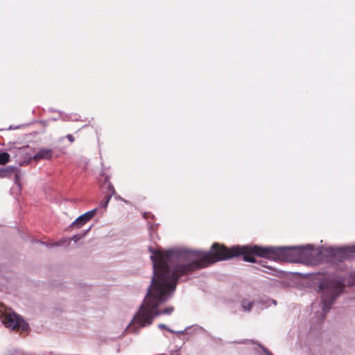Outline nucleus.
<instances>
[{
  "label": "nucleus",
  "mask_w": 355,
  "mask_h": 355,
  "mask_svg": "<svg viewBox=\"0 0 355 355\" xmlns=\"http://www.w3.org/2000/svg\"><path fill=\"white\" fill-rule=\"evenodd\" d=\"M297 247H261L259 245H236L228 248L214 243L209 252L184 250L181 252L157 251L151 259L153 261V277L148 293L132 323L139 327L150 325L155 317L171 315L174 307L162 308L175 291L178 279L191 272L208 266L215 262L233 257H243L248 262L254 263V256L293 262L296 261Z\"/></svg>",
  "instance_id": "f257e3e1"
},
{
  "label": "nucleus",
  "mask_w": 355,
  "mask_h": 355,
  "mask_svg": "<svg viewBox=\"0 0 355 355\" xmlns=\"http://www.w3.org/2000/svg\"><path fill=\"white\" fill-rule=\"evenodd\" d=\"M345 279L341 277H333L325 279L320 284L322 292V311L326 314L330 309L338 296L345 288Z\"/></svg>",
  "instance_id": "f03ea898"
},
{
  "label": "nucleus",
  "mask_w": 355,
  "mask_h": 355,
  "mask_svg": "<svg viewBox=\"0 0 355 355\" xmlns=\"http://www.w3.org/2000/svg\"><path fill=\"white\" fill-rule=\"evenodd\" d=\"M3 322L6 327L17 331H26L28 324L18 315L15 313H6L3 315Z\"/></svg>",
  "instance_id": "7ed1b4c3"
},
{
  "label": "nucleus",
  "mask_w": 355,
  "mask_h": 355,
  "mask_svg": "<svg viewBox=\"0 0 355 355\" xmlns=\"http://www.w3.org/2000/svg\"><path fill=\"white\" fill-rule=\"evenodd\" d=\"M53 155V150L51 149L42 148L40 149L34 156V159L36 161L40 159H50Z\"/></svg>",
  "instance_id": "20e7f679"
},
{
  "label": "nucleus",
  "mask_w": 355,
  "mask_h": 355,
  "mask_svg": "<svg viewBox=\"0 0 355 355\" xmlns=\"http://www.w3.org/2000/svg\"><path fill=\"white\" fill-rule=\"evenodd\" d=\"M351 253H355V245L338 248L334 251L333 254L334 256L340 255L341 258L345 259Z\"/></svg>",
  "instance_id": "39448f33"
},
{
  "label": "nucleus",
  "mask_w": 355,
  "mask_h": 355,
  "mask_svg": "<svg viewBox=\"0 0 355 355\" xmlns=\"http://www.w3.org/2000/svg\"><path fill=\"white\" fill-rule=\"evenodd\" d=\"M104 187H105L107 190L105 194H110V196H112L115 193L114 186L110 183L108 176H105L104 178Z\"/></svg>",
  "instance_id": "423d86ee"
},
{
  "label": "nucleus",
  "mask_w": 355,
  "mask_h": 355,
  "mask_svg": "<svg viewBox=\"0 0 355 355\" xmlns=\"http://www.w3.org/2000/svg\"><path fill=\"white\" fill-rule=\"evenodd\" d=\"M96 212V209H92L87 213L79 216V220H83V223L88 222L90 219L93 218Z\"/></svg>",
  "instance_id": "0eeeda50"
},
{
  "label": "nucleus",
  "mask_w": 355,
  "mask_h": 355,
  "mask_svg": "<svg viewBox=\"0 0 355 355\" xmlns=\"http://www.w3.org/2000/svg\"><path fill=\"white\" fill-rule=\"evenodd\" d=\"M15 171L14 167H7L5 168H0V178H8Z\"/></svg>",
  "instance_id": "6e6552de"
},
{
  "label": "nucleus",
  "mask_w": 355,
  "mask_h": 355,
  "mask_svg": "<svg viewBox=\"0 0 355 355\" xmlns=\"http://www.w3.org/2000/svg\"><path fill=\"white\" fill-rule=\"evenodd\" d=\"M261 266L267 269V270H263V272H264L266 273H268V274L273 275L277 276V277L281 276V273H282L281 271L277 270H276L275 268H274L272 267H270V266H266V265H264V264H261Z\"/></svg>",
  "instance_id": "1a4fd4ad"
},
{
  "label": "nucleus",
  "mask_w": 355,
  "mask_h": 355,
  "mask_svg": "<svg viewBox=\"0 0 355 355\" xmlns=\"http://www.w3.org/2000/svg\"><path fill=\"white\" fill-rule=\"evenodd\" d=\"M10 161V155L6 152L0 153V165H5Z\"/></svg>",
  "instance_id": "9d476101"
},
{
  "label": "nucleus",
  "mask_w": 355,
  "mask_h": 355,
  "mask_svg": "<svg viewBox=\"0 0 355 355\" xmlns=\"http://www.w3.org/2000/svg\"><path fill=\"white\" fill-rule=\"evenodd\" d=\"M111 198L112 196H110V194H105L103 199H102L99 203L100 207L106 208L109 204Z\"/></svg>",
  "instance_id": "9b49d317"
},
{
  "label": "nucleus",
  "mask_w": 355,
  "mask_h": 355,
  "mask_svg": "<svg viewBox=\"0 0 355 355\" xmlns=\"http://www.w3.org/2000/svg\"><path fill=\"white\" fill-rule=\"evenodd\" d=\"M252 302H248L246 300H243L241 302L242 307L245 311H250L252 307Z\"/></svg>",
  "instance_id": "f8f14e48"
},
{
  "label": "nucleus",
  "mask_w": 355,
  "mask_h": 355,
  "mask_svg": "<svg viewBox=\"0 0 355 355\" xmlns=\"http://www.w3.org/2000/svg\"><path fill=\"white\" fill-rule=\"evenodd\" d=\"M85 223H83V220H79V217L71 224L72 227L80 228L82 227Z\"/></svg>",
  "instance_id": "ddd939ff"
},
{
  "label": "nucleus",
  "mask_w": 355,
  "mask_h": 355,
  "mask_svg": "<svg viewBox=\"0 0 355 355\" xmlns=\"http://www.w3.org/2000/svg\"><path fill=\"white\" fill-rule=\"evenodd\" d=\"M66 137L67 138V139H68L71 143L73 142V141H74V140H75V139H74V137H73V135H69H69H67L66 136Z\"/></svg>",
  "instance_id": "4468645a"
},
{
  "label": "nucleus",
  "mask_w": 355,
  "mask_h": 355,
  "mask_svg": "<svg viewBox=\"0 0 355 355\" xmlns=\"http://www.w3.org/2000/svg\"><path fill=\"white\" fill-rule=\"evenodd\" d=\"M81 237L78 236V235H76L74 236L73 237H72L71 239V240H73L75 242L78 241Z\"/></svg>",
  "instance_id": "2eb2a0df"
},
{
  "label": "nucleus",
  "mask_w": 355,
  "mask_h": 355,
  "mask_svg": "<svg viewBox=\"0 0 355 355\" xmlns=\"http://www.w3.org/2000/svg\"><path fill=\"white\" fill-rule=\"evenodd\" d=\"M158 327H159V328H160V329H167V327H166V326L165 324H159L158 325Z\"/></svg>",
  "instance_id": "dca6fc26"
},
{
  "label": "nucleus",
  "mask_w": 355,
  "mask_h": 355,
  "mask_svg": "<svg viewBox=\"0 0 355 355\" xmlns=\"http://www.w3.org/2000/svg\"><path fill=\"white\" fill-rule=\"evenodd\" d=\"M150 213H147V212H145V213L143 214V216L145 218H148L150 216Z\"/></svg>",
  "instance_id": "f3484780"
},
{
  "label": "nucleus",
  "mask_w": 355,
  "mask_h": 355,
  "mask_svg": "<svg viewBox=\"0 0 355 355\" xmlns=\"http://www.w3.org/2000/svg\"><path fill=\"white\" fill-rule=\"evenodd\" d=\"M18 179H19V175H18V174L16 173L15 174V181L17 182L18 180Z\"/></svg>",
  "instance_id": "a211bd4d"
}]
</instances>
